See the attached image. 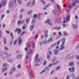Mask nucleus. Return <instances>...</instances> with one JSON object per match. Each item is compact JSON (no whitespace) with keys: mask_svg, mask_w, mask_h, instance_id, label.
Wrapping results in <instances>:
<instances>
[{"mask_svg":"<svg viewBox=\"0 0 79 79\" xmlns=\"http://www.w3.org/2000/svg\"><path fill=\"white\" fill-rule=\"evenodd\" d=\"M40 20L41 19V16L40 15V14H38V16L37 14H35L33 17V19L31 21V24L32 25H34V24H35V20L34 19V18H38Z\"/></svg>","mask_w":79,"mask_h":79,"instance_id":"1","label":"nucleus"},{"mask_svg":"<svg viewBox=\"0 0 79 79\" xmlns=\"http://www.w3.org/2000/svg\"><path fill=\"white\" fill-rule=\"evenodd\" d=\"M61 40L62 41H63L61 45V46H60V48L59 50V51H61L62 50H64V42H65V38H63Z\"/></svg>","mask_w":79,"mask_h":79,"instance_id":"2","label":"nucleus"},{"mask_svg":"<svg viewBox=\"0 0 79 79\" xmlns=\"http://www.w3.org/2000/svg\"><path fill=\"white\" fill-rule=\"evenodd\" d=\"M7 1L6 0H2V3L1 4H0V8H2V5H6Z\"/></svg>","mask_w":79,"mask_h":79,"instance_id":"3","label":"nucleus"},{"mask_svg":"<svg viewBox=\"0 0 79 79\" xmlns=\"http://www.w3.org/2000/svg\"><path fill=\"white\" fill-rule=\"evenodd\" d=\"M39 57V55L38 54H36V56H35V58L36 59L35 60V62L38 63L40 62V59L39 58H38Z\"/></svg>","mask_w":79,"mask_h":79,"instance_id":"4","label":"nucleus"},{"mask_svg":"<svg viewBox=\"0 0 79 79\" xmlns=\"http://www.w3.org/2000/svg\"><path fill=\"white\" fill-rule=\"evenodd\" d=\"M17 31H18V34H20V33H21V32H22V30H21V29L20 28H16L15 31V32H17Z\"/></svg>","mask_w":79,"mask_h":79,"instance_id":"5","label":"nucleus"},{"mask_svg":"<svg viewBox=\"0 0 79 79\" xmlns=\"http://www.w3.org/2000/svg\"><path fill=\"white\" fill-rule=\"evenodd\" d=\"M32 52H33V50L31 49H29L28 50V52L27 53L28 55H31Z\"/></svg>","mask_w":79,"mask_h":79,"instance_id":"6","label":"nucleus"},{"mask_svg":"<svg viewBox=\"0 0 79 79\" xmlns=\"http://www.w3.org/2000/svg\"><path fill=\"white\" fill-rule=\"evenodd\" d=\"M15 70H16V68L15 67H12L10 70V74H11V73L13 72H14V71H15Z\"/></svg>","mask_w":79,"mask_h":79,"instance_id":"7","label":"nucleus"},{"mask_svg":"<svg viewBox=\"0 0 79 79\" xmlns=\"http://www.w3.org/2000/svg\"><path fill=\"white\" fill-rule=\"evenodd\" d=\"M18 40H19V45H21V42H22V40H21V37H19Z\"/></svg>","mask_w":79,"mask_h":79,"instance_id":"8","label":"nucleus"},{"mask_svg":"<svg viewBox=\"0 0 79 79\" xmlns=\"http://www.w3.org/2000/svg\"><path fill=\"white\" fill-rule=\"evenodd\" d=\"M69 70L70 72H74V67H72V69L71 68L69 69Z\"/></svg>","mask_w":79,"mask_h":79,"instance_id":"9","label":"nucleus"},{"mask_svg":"<svg viewBox=\"0 0 79 79\" xmlns=\"http://www.w3.org/2000/svg\"><path fill=\"white\" fill-rule=\"evenodd\" d=\"M29 77H30V78H32L33 77V75L32 74V72L31 71H29Z\"/></svg>","mask_w":79,"mask_h":79,"instance_id":"10","label":"nucleus"},{"mask_svg":"<svg viewBox=\"0 0 79 79\" xmlns=\"http://www.w3.org/2000/svg\"><path fill=\"white\" fill-rule=\"evenodd\" d=\"M50 21V20L49 19H48V20L45 22V23H48V24L49 25H52V23H50L49 22Z\"/></svg>","mask_w":79,"mask_h":79,"instance_id":"11","label":"nucleus"},{"mask_svg":"<svg viewBox=\"0 0 79 79\" xmlns=\"http://www.w3.org/2000/svg\"><path fill=\"white\" fill-rule=\"evenodd\" d=\"M22 56L23 55H21V54H19L17 56V58L18 59H21L22 58Z\"/></svg>","mask_w":79,"mask_h":79,"instance_id":"12","label":"nucleus"},{"mask_svg":"<svg viewBox=\"0 0 79 79\" xmlns=\"http://www.w3.org/2000/svg\"><path fill=\"white\" fill-rule=\"evenodd\" d=\"M57 8L58 9V10H57L56 11L57 12V13H60V7L59 5H57Z\"/></svg>","mask_w":79,"mask_h":79,"instance_id":"13","label":"nucleus"},{"mask_svg":"<svg viewBox=\"0 0 79 79\" xmlns=\"http://www.w3.org/2000/svg\"><path fill=\"white\" fill-rule=\"evenodd\" d=\"M14 3H13V1H10L9 3V6L10 7H11V6H13V5Z\"/></svg>","mask_w":79,"mask_h":79,"instance_id":"14","label":"nucleus"},{"mask_svg":"<svg viewBox=\"0 0 79 79\" xmlns=\"http://www.w3.org/2000/svg\"><path fill=\"white\" fill-rule=\"evenodd\" d=\"M70 19V16L68 15L67 16V17L65 18V19L68 21H69V19Z\"/></svg>","mask_w":79,"mask_h":79,"instance_id":"15","label":"nucleus"},{"mask_svg":"<svg viewBox=\"0 0 79 79\" xmlns=\"http://www.w3.org/2000/svg\"><path fill=\"white\" fill-rule=\"evenodd\" d=\"M53 52H54V53H55V55H57L58 54V50L55 49L53 50Z\"/></svg>","mask_w":79,"mask_h":79,"instance_id":"16","label":"nucleus"},{"mask_svg":"<svg viewBox=\"0 0 79 79\" xmlns=\"http://www.w3.org/2000/svg\"><path fill=\"white\" fill-rule=\"evenodd\" d=\"M35 0H33L32 2V4H31L30 5V6H31V7H32V6H34V4H35Z\"/></svg>","mask_w":79,"mask_h":79,"instance_id":"17","label":"nucleus"},{"mask_svg":"<svg viewBox=\"0 0 79 79\" xmlns=\"http://www.w3.org/2000/svg\"><path fill=\"white\" fill-rule=\"evenodd\" d=\"M72 26L75 29H77V24L74 25V24H73Z\"/></svg>","mask_w":79,"mask_h":79,"instance_id":"18","label":"nucleus"},{"mask_svg":"<svg viewBox=\"0 0 79 79\" xmlns=\"http://www.w3.org/2000/svg\"><path fill=\"white\" fill-rule=\"evenodd\" d=\"M53 40V39L52 38H49L48 40H47V42L48 43V42H52Z\"/></svg>","mask_w":79,"mask_h":79,"instance_id":"19","label":"nucleus"},{"mask_svg":"<svg viewBox=\"0 0 79 79\" xmlns=\"http://www.w3.org/2000/svg\"><path fill=\"white\" fill-rule=\"evenodd\" d=\"M55 29L56 30H60L61 29V27H57V26L55 27Z\"/></svg>","mask_w":79,"mask_h":79,"instance_id":"20","label":"nucleus"},{"mask_svg":"<svg viewBox=\"0 0 79 79\" xmlns=\"http://www.w3.org/2000/svg\"><path fill=\"white\" fill-rule=\"evenodd\" d=\"M68 8H69V9H72V8H73V6H72V4H69L68 5Z\"/></svg>","mask_w":79,"mask_h":79,"instance_id":"21","label":"nucleus"},{"mask_svg":"<svg viewBox=\"0 0 79 79\" xmlns=\"http://www.w3.org/2000/svg\"><path fill=\"white\" fill-rule=\"evenodd\" d=\"M34 26L33 25H31L30 26V31H32V29H33V28H34Z\"/></svg>","mask_w":79,"mask_h":79,"instance_id":"22","label":"nucleus"},{"mask_svg":"<svg viewBox=\"0 0 79 79\" xmlns=\"http://www.w3.org/2000/svg\"><path fill=\"white\" fill-rule=\"evenodd\" d=\"M27 47L28 48H31V45L30 42H28L27 44Z\"/></svg>","mask_w":79,"mask_h":79,"instance_id":"23","label":"nucleus"},{"mask_svg":"<svg viewBox=\"0 0 79 79\" xmlns=\"http://www.w3.org/2000/svg\"><path fill=\"white\" fill-rule=\"evenodd\" d=\"M26 27V25L24 24L23 25V26L22 27V29H23V30H24V29H25Z\"/></svg>","mask_w":79,"mask_h":79,"instance_id":"24","label":"nucleus"},{"mask_svg":"<svg viewBox=\"0 0 79 79\" xmlns=\"http://www.w3.org/2000/svg\"><path fill=\"white\" fill-rule=\"evenodd\" d=\"M74 63L73 62H71L69 63V66H72L74 65Z\"/></svg>","mask_w":79,"mask_h":79,"instance_id":"25","label":"nucleus"},{"mask_svg":"<svg viewBox=\"0 0 79 79\" xmlns=\"http://www.w3.org/2000/svg\"><path fill=\"white\" fill-rule=\"evenodd\" d=\"M50 4H48L46 6H45L43 8V10H46V8H48V6H50Z\"/></svg>","mask_w":79,"mask_h":79,"instance_id":"26","label":"nucleus"},{"mask_svg":"<svg viewBox=\"0 0 79 79\" xmlns=\"http://www.w3.org/2000/svg\"><path fill=\"white\" fill-rule=\"evenodd\" d=\"M20 75H21L20 73H19L18 74L15 75V76L16 77H19L20 76Z\"/></svg>","mask_w":79,"mask_h":79,"instance_id":"27","label":"nucleus"},{"mask_svg":"<svg viewBox=\"0 0 79 79\" xmlns=\"http://www.w3.org/2000/svg\"><path fill=\"white\" fill-rule=\"evenodd\" d=\"M58 63H59L58 61H57L55 63H53L52 64V65L53 66H54V65H56L57 64H58Z\"/></svg>","mask_w":79,"mask_h":79,"instance_id":"28","label":"nucleus"},{"mask_svg":"<svg viewBox=\"0 0 79 79\" xmlns=\"http://www.w3.org/2000/svg\"><path fill=\"white\" fill-rule=\"evenodd\" d=\"M55 46H56V43H54L52 45H51V47L52 48H53L54 47H55Z\"/></svg>","mask_w":79,"mask_h":79,"instance_id":"29","label":"nucleus"},{"mask_svg":"<svg viewBox=\"0 0 79 79\" xmlns=\"http://www.w3.org/2000/svg\"><path fill=\"white\" fill-rule=\"evenodd\" d=\"M21 20H19L17 24L18 25H19V24H21Z\"/></svg>","mask_w":79,"mask_h":79,"instance_id":"30","label":"nucleus"},{"mask_svg":"<svg viewBox=\"0 0 79 79\" xmlns=\"http://www.w3.org/2000/svg\"><path fill=\"white\" fill-rule=\"evenodd\" d=\"M7 70V68H3L2 69V70L3 71L2 73H3L4 71H6Z\"/></svg>","mask_w":79,"mask_h":79,"instance_id":"31","label":"nucleus"},{"mask_svg":"<svg viewBox=\"0 0 79 79\" xmlns=\"http://www.w3.org/2000/svg\"><path fill=\"white\" fill-rule=\"evenodd\" d=\"M46 63H47V61H46V60H44V61L43 65H44V66H45V65L46 64Z\"/></svg>","mask_w":79,"mask_h":79,"instance_id":"32","label":"nucleus"},{"mask_svg":"<svg viewBox=\"0 0 79 79\" xmlns=\"http://www.w3.org/2000/svg\"><path fill=\"white\" fill-rule=\"evenodd\" d=\"M40 2H41V3H43V4H44V5H45V2H44V0H40Z\"/></svg>","mask_w":79,"mask_h":79,"instance_id":"33","label":"nucleus"},{"mask_svg":"<svg viewBox=\"0 0 79 79\" xmlns=\"http://www.w3.org/2000/svg\"><path fill=\"white\" fill-rule=\"evenodd\" d=\"M10 36H11V38H12V39H13L14 38V36H13V33H10Z\"/></svg>","mask_w":79,"mask_h":79,"instance_id":"34","label":"nucleus"},{"mask_svg":"<svg viewBox=\"0 0 79 79\" xmlns=\"http://www.w3.org/2000/svg\"><path fill=\"white\" fill-rule=\"evenodd\" d=\"M60 68H61L60 66H58V67H56V70H58V69H60Z\"/></svg>","mask_w":79,"mask_h":79,"instance_id":"35","label":"nucleus"},{"mask_svg":"<svg viewBox=\"0 0 79 79\" xmlns=\"http://www.w3.org/2000/svg\"><path fill=\"white\" fill-rule=\"evenodd\" d=\"M32 47L33 48H34L35 47V44H34V43H33L32 44Z\"/></svg>","mask_w":79,"mask_h":79,"instance_id":"36","label":"nucleus"},{"mask_svg":"<svg viewBox=\"0 0 79 79\" xmlns=\"http://www.w3.org/2000/svg\"><path fill=\"white\" fill-rule=\"evenodd\" d=\"M52 12L54 15H55L56 14V11L55 10H52Z\"/></svg>","mask_w":79,"mask_h":79,"instance_id":"37","label":"nucleus"},{"mask_svg":"<svg viewBox=\"0 0 79 79\" xmlns=\"http://www.w3.org/2000/svg\"><path fill=\"white\" fill-rule=\"evenodd\" d=\"M47 43H48V42H47V40H44L43 42V44H47Z\"/></svg>","mask_w":79,"mask_h":79,"instance_id":"38","label":"nucleus"},{"mask_svg":"<svg viewBox=\"0 0 79 79\" xmlns=\"http://www.w3.org/2000/svg\"><path fill=\"white\" fill-rule=\"evenodd\" d=\"M72 6L73 7V6H76V3L75 2H73V3L72 4Z\"/></svg>","mask_w":79,"mask_h":79,"instance_id":"39","label":"nucleus"},{"mask_svg":"<svg viewBox=\"0 0 79 79\" xmlns=\"http://www.w3.org/2000/svg\"><path fill=\"white\" fill-rule=\"evenodd\" d=\"M4 50H8V48L7 47H5Z\"/></svg>","mask_w":79,"mask_h":79,"instance_id":"40","label":"nucleus"},{"mask_svg":"<svg viewBox=\"0 0 79 79\" xmlns=\"http://www.w3.org/2000/svg\"><path fill=\"white\" fill-rule=\"evenodd\" d=\"M68 34L65 32H64V36H67Z\"/></svg>","mask_w":79,"mask_h":79,"instance_id":"41","label":"nucleus"},{"mask_svg":"<svg viewBox=\"0 0 79 79\" xmlns=\"http://www.w3.org/2000/svg\"><path fill=\"white\" fill-rule=\"evenodd\" d=\"M43 32H44L45 34H47V33H48V31H47V30H45V31H44Z\"/></svg>","mask_w":79,"mask_h":79,"instance_id":"42","label":"nucleus"},{"mask_svg":"<svg viewBox=\"0 0 79 79\" xmlns=\"http://www.w3.org/2000/svg\"><path fill=\"white\" fill-rule=\"evenodd\" d=\"M29 22V19H26V23L27 24Z\"/></svg>","mask_w":79,"mask_h":79,"instance_id":"43","label":"nucleus"},{"mask_svg":"<svg viewBox=\"0 0 79 79\" xmlns=\"http://www.w3.org/2000/svg\"><path fill=\"white\" fill-rule=\"evenodd\" d=\"M28 59H29V57L27 56H26L25 57V60H28Z\"/></svg>","mask_w":79,"mask_h":79,"instance_id":"44","label":"nucleus"},{"mask_svg":"<svg viewBox=\"0 0 79 79\" xmlns=\"http://www.w3.org/2000/svg\"><path fill=\"white\" fill-rule=\"evenodd\" d=\"M58 34L59 35H60V36H61V35H62V33H61L60 32H58Z\"/></svg>","mask_w":79,"mask_h":79,"instance_id":"45","label":"nucleus"},{"mask_svg":"<svg viewBox=\"0 0 79 79\" xmlns=\"http://www.w3.org/2000/svg\"><path fill=\"white\" fill-rule=\"evenodd\" d=\"M50 58V55H48L47 56V58L48 59H49Z\"/></svg>","mask_w":79,"mask_h":79,"instance_id":"46","label":"nucleus"},{"mask_svg":"<svg viewBox=\"0 0 79 79\" xmlns=\"http://www.w3.org/2000/svg\"><path fill=\"white\" fill-rule=\"evenodd\" d=\"M45 72V70H42L41 72H40V74H42V73H44Z\"/></svg>","mask_w":79,"mask_h":79,"instance_id":"47","label":"nucleus"},{"mask_svg":"<svg viewBox=\"0 0 79 79\" xmlns=\"http://www.w3.org/2000/svg\"><path fill=\"white\" fill-rule=\"evenodd\" d=\"M18 2L20 5L21 4V0H18Z\"/></svg>","mask_w":79,"mask_h":79,"instance_id":"48","label":"nucleus"},{"mask_svg":"<svg viewBox=\"0 0 79 79\" xmlns=\"http://www.w3.org/2000/svg\"><path fill=\"white\" fill-rule=\"evenodd\" d=\"M32 13V11L30 10L28 12V15H30V14H31V13Z\"/></svg>","mask_w":79,"mask_h":79,"instance_id":"49","label":"nucleus"},{"mask_svg":"<svg viewBox=\"0 0 79 79\" xmlns=\"http://www.w3.org/2000/svg\"><path fill=\"white\" fill-rule=\"evenodd\" d=\"M10 13V11L9 10H7V12H6V14H9Z\"/></svg>","mask_w":79,"mask_h":79,"instance_id":"50","label":"nucleus"},{"mask_svg":"<svg viewBox=\"0 0 79 79\" xmlns=\"http://www.w3.org/2000/svg\"><path fill=\"white\" fill-rule=\"evenodd\" d=\"M16 42H17V41L15 40L14 41V45H15L16 44Z\"/></svg>","mask_w":79,"mask_h":79,"instance_id":"51","label":"nucleus"},{"mask_svg":"<svg viewBox=\"0 0 79 79\" xmlns=\"http://www.w3.org/2000/svg\"><path fill=\"white\" fill-rule=\"evenodd\" d=\"M43 44V42L41 41V42L40 43L39 45H40V46H41V45H42V44Z\"/></svg>","mask_w":79,"mask_h":79,"instance_id":"52","label":"nucleus"},{"mask_svg":"<svg viewBox=\"0 0 79 79\" xmlns=\"http://www.w3.org/2000/svg\"><path fill=\"white\" fill-rule=\"evenodd\" d=\"M7 64L6 63L3 64V67H5V66H6Z\"/></svg>","mask_w":79,"mask_h":79,"instance_id":"53","label":"nucleus"},{"mask_svg":"<svg viewBox=\"0 0 79 79\" xmlns=\"http://www.w3.org/2000/svg\"><path fill=\"white\" fill-rule=\"evenodd\" d=\"M56 60V58H54L52 59V62H54V61Z\"/></svg>","mask_w":79,"mask_h":79,"instance_id":"54","label":"nucleus"},{"mask_svg":"<svg viewBox=\"0 0 79 79\" xmlns=\"http://www.w3.org/2000/svg\"><path fill=\"white\" fill-rule=\"evenodd\" d=\"M4 54L5 55H7V56H9V55L8 54V53L6 52H4Z\"/></svg>","mask_w":79,"mask_h":79,"instance_id":"55","label":"nucleus"},{"mask_svg":"<svg viewBox=\"0 0 79 79\" xmlns=\"http://www.w3.org/2000/svg\"><path fill=\"white\" fill-rule=\"evenodd\" d=\"M4 43L5 44H6V39L5 38H4Z\"/></svg>","mask_w":79,"mask_h":79,"instance_id":"56","label":"nucleus"},{"mask_svg":"<svg viewBox=\"0 0 79 79\" xmlns=\"http://www.w3.org/2000/svg\"><path fill=\"white\" fill-rule=\"evenodd\" d=\"M5 32H6L7 34H10V31H8L6 30L5 31Z\"/></svg>","mask_w":79,"mask_h":79,"instance_id":"57","label":"nucleus"},{"mask_svg":"<svg viewBox=\"0 0 79 79\" xmlns=\"http://www.w3.org/2000/svg\"><path fill=\"white\" fill-rule=\"evenodd\" d=\"M45 37H48V34H45L44 35Z\"/></svg>","mask_w":79,"mask_h":79,"instance_id":"58","label":"nucleus"},{"mask_svg":"<svg viewBox=\"0 0 79 79\" xmlns=\"http://www.w3.org/2000/svg\"><path fill=\"white\" fill-rule=\"evenodd\" d=\"M76 58L77 60H79V56H76Z\"/></svg>","mask_w":79,"mask_h":79,"instance_id":"59","label":"nucleus"},{"mask_svg":"<svg viewBox=\"0 0 79 79\" xmlns=\"http://www.w3.org/2000/svg\"><path fill=\"white\" fill-rule=\"evenodd\" d=\"M49 69V68H48V67H46L45 68L44 70H45V69H46L47 70H48Z\"/></svg>","mask_w":79,"mask_h":79,"instance_id":"60","label":"nucleus"},{"mask_svg":"<svg viewBox=\"0 0 79 79\" xmlns=\"http://www.w3.org/2000/svg\"><path fill=\"white\" fill-rule=\"evenodd\" d=\"M69 76L68 75L66 76V79H69Z\"/></svg>","mask_w":79,"mask_h":79,"instance_id":"61","label":"nucleus"},{"mask_svg":"<svg viewBox=\"0 0 79 79\" xmlns=\"http://www.w3.org/2000/svg\"><path fill=\"white\" fill-rule=\"evenodd\" d=\"M54 73V70L52 71L51 72L50 74H53Z\"/></svg>","mask_w":79,"mask_h":79,"instance_id":"62","label":"nucleus"},{"mask_svg":"<svg viewBox=\"0 0 79 79\" xmlns=\"http://www.w3.org/2000/svg\"><path fill=\"white\" fill-rule=\"evenodd\" d=\"M71 75L72 76V77H73V78H74V74H72Z\"/></svg>","mask_w":79,"mask_h":79,"instance_id":"63","label":"nucleus"},{"mask_svg":"<svg viewBox=\"0 0 79 79\" xmlns=\"http://www.w3.org/2000/svg\"><path fill=\"white\" fill-rule=\"evenodd\" d=\"M20 19H22V18H23V15H20Z\"/></svg>","mask_w":79,"mask_h":79,"instance_id":"64","label":"nucleus"}]
</instances>
